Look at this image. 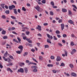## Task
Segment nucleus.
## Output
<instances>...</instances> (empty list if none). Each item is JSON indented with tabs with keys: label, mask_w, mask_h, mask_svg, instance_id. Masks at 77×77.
Masks as SVG:
<instances>
[{
	"label": "nucleus",
	"mask_w": 77,
	"mask_h": 77,
	"mask_svg": "<svg viewBox=\"0 0 77 77\" xmlns=\"http://www.w3.org/2000/svg\"><path fill=\"white\" fill-rule=\"evenodd\" d=\"M71 36L72 38H75V35H74V34L72 33L71 35Z\"/></svg>",
	"instance_id": "nucleus-47"
},
{
	"label": "nucleus",
	"mask_w": 77,
	"mask_h": 77,
	"mask_svg": "<svg viewBox=\"0 0 77 77\" xmlns=\"http://www.w3.org/2000/svg\"><path fill=\"white\" fill-rule=\"evenodd\" d=\"M17 39L18 41H19V42L20 43V42H21V39L19 38V37H17Z\"/></svg>",
	"instance_id": "nucleus-52"
},
{
	"label": "nucleus",
	"mask_w": 77,
	"mask_h": 77,
	"mask_svg": "<svg viewBox=\"0 0 77 77\" xmlns=\"http://www.w3.org/2000/svg\"><path fill=\"white\" fill-rule=\"evenodd\" d=\"M3 59H4V60H5V61H8V59L7 58H5V57L3 56Z\"/></svg>",
	"instance_id": "nucleus-25"
},
{
	"label": "nucleus",
	"mask_w": 77,
	"mask_h": 77,
	"mask_svg": "<svg viewBox=\"0 0 77 77\" xmlns=\"http://www.w3.org/2000/svg\"><path fill=\"white\" fill-rule=\"evenodd\" d=\"M57 36L59 38H60L61 37V36H60L59 34H57Z\"/></svg>",
	"instance_id": "nucleus-55"
},
{
	"label": "nucleus",
	"mask_w": 77,
	"mask_h": 77,
	"mask_svg": "<svg viewBox=\"0 0 77 77\" xmlns=\"http://www.w3.org/2000/svg\"><path fill=\"white\" fill-rule=\"evenodd\" d=\"M43 25L44 26H47V25H48V23H45L43 24Z\"/></svg>",
	"instance_id": "nucleus-60"
},
{
	"label": "nucleus",
	"mask_w": 77,
	"mask_h": 77,
	"mask_svg": "<svg viewBox=\"0 0 77 77\" xmlns=\"http://www.w3.org/2000/svg\"><path fill=\"white\" fill-rule=\"evenodd\" d=\"M26 63H29V60H27L26 61Z\"/></svg>",
	"instance_id": "nucleus-64"
},
{
	"label": "nucleus",
	"mask_w": 77,
	"mask_h": 77,
	"mask_svg": "<svg viewBox=\"0 0 77 77\" xmlns=\"http://www.w3.org/2000/svg\"><path fill=\"white\" fill-rule=\"evenodd\" d=\"M71 45L72 46H73L74 44V42H71V43H70Z\"/></svg>",
	"instance_id": "nucleus-40"
},
{
	"label": "nucleus",
	"mask_w": 77,
	"mask_h": 77,
	"mask_svg": "<svg viewBox=\"0 0 77 77\" xmlns=\"http://www.w3.org/2000/svg\"><path fill=\"white\" fill-rule=\"evenodd\" d=\"M42 3L45 4V3H46V1L45 0H42Z\"/></svg>",
	"instance_id": "nucleus-28"
},
{
	"label": "nucleus",
	"mask_w": 77,
	"mask_h": 77,
	"mask_svg": "<svg viewBox=\"0 0 77 77\" xmlns=\"http://www.w3.org/2000/svg\"><path fill=\"white\" fill-rule=\"evenodd\" d=\"M53 37H54V40H57V38H56V36H54Z\"/></svg>",
	"instance_id": "nucleus-50"
},
{
	"label": "nucleus",
	"mask_w": 77,
	"mask_h": 77,
	"mask_svg": "<svg viewBox=\"0 0 77 77\" xmlns=\"http://www.w3.org/2000/svg\"><path fill=\"white\" fill-rule=\"evenodd\" d=\"M5 7L6 9H8V7L7 5H5Z\"/></svg>",
	"instance_id": "nucleus-62"
},
{
	"label": "nucleus",
	"mask_w": 77,
	"mask_h": 77,
	"mask_svg": "<svg viewBox=\"0 0 77 77\" xmlns=\"http://www.w3.org/2000/svg\"><path fill=\"white\" fill-rule=\"evenodd\" d=\"M26 40L28 41V42H29V43H32V41L30 40L29 38H27L26 39Z\"/></svg>",
	"instance_id": "nucleus-11"
},
{
	"label": "nucleus",
	"mask_w": 77,
	"mask_h": 77,
	"mask_svg": "<svg viewBox=\"0 0 77 77\" xmlns=\"http://www.w3.org/2000/svg\"><path fill=\"white\" fill-rule=\"evenodd\" d=\"M43 59V57L41 56H39V59L40 60H42Z\"/></svg>",
	"instance_id": "nucleus-22"
},
{
	"label": "nucleus",
	"mask_w": 77,
	"mask_h": 77,
	"mask_svg": "<svg viewBox=\"0 0 77 77\" xmlns=\"http://www.w3.org/2000/svg\"><path fill=\"white\" fill-rule=\"evenodd\" d=\"M52 71L54 73H56V71L55 70H53Z\"/></svg>",
	"instance_id": "nucleus-63"
},
{
	"label": "nucleus",
	"mask_w": 77,
	"mask_h": 77,
	"mask_svg": "<svg viewBox=\"0 0 77 77\" xmlns=\"http://www.w3.org/2000/svg\"><path fill=\"white\" fill-rule=\"evenodd\" d=\"M61 30H63V29H64V27H65V25L64 24H61Z\"/></svg>",
	"instance_id": "nucleus-5"
},
{
	"label": "nucleus",
	"mask_w": 77,
	"mask_h": 77,
	"mask_svg": "<svg viewBox=\"0 0 77 77\" xmlns=\"http://www.w3.org/2000/svg\"><path fill=\"white\" fill-rule=\"evenodd\" d=\"M32 60H33L34 61H35V62L36 63H38V61H37L36 60V59H35L34 58H32Z\"/></svg>",
	"instance_id": "nucleus-43"
},
{
	"label": "nucleus",
	"mask_w": 77,
	"mask_h": 77,
	"mask_svg": "<svg viewBox=\"0 0 77 77\" xmlns=\"http://www.w3.org/2000/svg\"><path fill=\"white\" fill-rule=\"evenodd\" d=\"M16 52L17 54H21V51H17Z\"/></svg>",
	"instance_id": "nucleus-46"
},
{
	"label": "nucleus",
	"mask_w": 77,
	"mask_h": 77,
	"mask_svg": "<svg viewBox=\"0 0 77 77\" xmlns=\"http://www.w3.org/2000/svg\"><path fill=\"white\" fill-rule=\"evenodd\" d=\"M68 14L69 15H71V14H72V12H71V11L69 10L68 11Z\"/></svg>",
	"instance_id": "nucleus-32"
},
{
	"label": "nucleus",
	"mask_w": 77,
	"mask_h": 77,
	"mask_svg": "<svg viewBox=\"0 0 77 77\" xmlns=\"http://www.w3.org/2000/svg\"><path fill=\"white\" fill-rule=\"evenodd\" d=\"M10 10H12V9L15 8V6L14 5H12L11 6H10L8 7Z\"/></svg>",
	"instance_id": "nucleus-2"
},
{
	"label": "nucleus",
	"mask_w": 77,
	"mask_h": 77,
	"mask_svg": "<svg viewBox=\"0 0 77 77\" xmlns=\"http://www.w3.org/2000/svg\"><path fill=\"white\" fill-rule=\"evenodd\" d=\"M75 52H76V50L75 49H73V50L72 51L71 53L72 54H74V53H75Z\"/></svg>",
	"instance_id": "nucleus-7"
},
{
	"label": "nucleus",
	"mask_w": 77,
	"mask_h": 77,
	"mask_svg": "<svg viewBox=\"0 0 77 77\" xmlns=\"http://www.w3.org/2000/svg\"><path fill=\"white\" fill-rule=\"evenodd\" d=\"M72 7H74L75 8V9H77V7H76V6L75 5H72Z\"/></svg>",
	"instance_id": "nucleus-42"
},
{
	"label": "nucleus",
	"mask_w": 77,
	"mask_h": 77,
	"mask_svg": "<svg viewBox=\"0 0 77 77\" xmlns=\"http://www.w3.org/2000/svg\"><path fill=\"white\" fill-rule=\"evenodd\" d=\"M11 18H12V19H13L14 20H16V17L14 16H11Z\"/></svg>",
	"instance_id": "nucleus-23"
},
{
	"label": "nucleus",
	"mask_w": 77,
	"mask_h": 77,
	"mask_svg": "<svg viewBox=\"0 0 77 77\" xmlns=\"http://www.w3.org/2000/svg\"><path fill=\"white\" fill-rule=\"evenodd\" d=\"M26 35H29V33H30V32L29 31H27L26 32Z\"/></svg>",
	"instance_id": "nucleus-57"
},
{
	"label": "nucleus",
	"mask_w": 77,
	"mask_h": 77,
	"mask_svg": "<svg viewBox=\"0 0 77 77\" xmlns=\"http://www.w3.org/2000/svg\"><path fill=\"white\" fill-rule=\"evenodd\" d=\"M71 74V75L73 76V77H76V76H77V75L74 72H72Z\"/></svg>",
	"instance_id": "nucleus-10"
},
{
	"label": "nucleus",
	"mask_w": 77,
	"mask_h": 77,
	"mask_svg": "<svg viewBox=\"0 0 77 77\" xmlns=\"http://www.w3.org/2000/svg\"><path fill=\"white\" fill-rule=\"evenodd\" d=\"M50 15H54L53 12L52 11H51L50 12Z\"/></svg>",
	"instance_id": "nucleus-29"
},
{
	"label": "nucleus",
	"mask_w": 77,
	"mask_h": 77,
	"mask_svg": "<svg viewBox=\"0 0 77 77\" xmlns=\"http://www.w3.org/2000/svg\"><path fill=\"white\" fill-rule=\"evenodd\" d=\"M24 70H25L26 73H27V72H28V69L27 68L25 67L24 68Z\"/></svg>",
	"instance_id": "nucleus-16"
},
{
	"label": "nucleus",
	"mask_w": 77,
	"mask_h": 77,
	"mask_svg": "<svg viewBox=\"0 0 77 77\" xmlns=\"http://www.w3.org/2000/svg\"><path fill=\"white\" fill-rule=\"evenodd\" d=\"M36 29H38L39 31H41V26H39V25H38L37 27H36Z\"/></svg>",
	"instance_id": "nucleus-8"
},
{
	"label": "nucleus",
	"mask_w": 77,
	"mask_h": 77,
	"mask_svg": "<svg viewBox=\"0 0 77 77\" xmlns=\"http://www.w3.org/2000/svg\"><path fill=\"white\" fill-rule=\"evenodd\" d=\"M2 18H3V19H5L6 18V16L5 15H3L2 16Z\"/></svg>",
	"instance_id": "nucleus-30"
},
{
	"label": "nucleus",
	"mask_w": 77,
	"mask_h": 77,
	"mask_svg": "<svg viewBox=\"0 0 77 77\" xmlns=\"http://www.w3.org/2000/svg\"><path fill=\"white\" fill-rule=\"evenodd\" d=\"M12 33H14V34H15V35H18V34L17 33H16L15 32L12 31Z\"/></svg>",
	"instance_id": "nucleus-48"
},
{
	"label": "nucleus",
	"mask_w": 77,
	"mask_h": 77,
	"mask_svg": "<svg viewBox=\"0 0 77 77\" xmlns=\"http://www.w3.org/2000/svg\"><path fill=\"white\" fill-rule=\"evenodd\" d=\"M50 4L51 6H54V2L53 1L51 2Z\"/></svg>",
	"instance_id": "nucleus-20"
},
{
	"label": "nucleus",
	"mask_w": 77,
	"mask_h": 77,
	"mask_svg": "<svg viewBox=\"0 0 77 77\" xmlns=\"http://www.w3.org/2000/svg\"><path fill=\"white\" fill-rule=\"evenodd\" d=\"M65 55L66 56H68V53L67 52L65 51Z\"/></svg>",
	"instance_id": "nucleus-44"
},
{
	"label": "nucleus",
	"mask_w": 77,
	"mask_h": 77,
	"mask_svg": "<svg viewBox=\"0 0 77 77\" xmlns=\"http://www.w3.org/2000/svg\"><path fill=\"white\" fill-rule=\"evenodd\" d=\"M62 11L63 12H67V10H66V9H65V8H62Z\"/></svg>",
	"instance_id": "nucleus-14"
},
{
	"label": "nucleus",
	"mask_w": 77,
	"mask_h": 77,
	"mask_svg": "<svg viewBox=\"0 0 77 77\" xmlns=\"http://www.w3.org/2000/svg\"><path fill=\"white\" fill-rule=\"evenodd\" d=\"M68 22L70 24H72L74 23V22L72 20H70L68 21Z\"/></svg>",
	"instance_id": "nucleus-13"
},
{
	"label": "nucleus",
	"mask_w": 77,
	"mask_h": 77,
	"mask_svg": "<svg viewBox=\"0 0 77 77\" xmlns=\"http://www.w3.org/2000/svg\"><path fill=\"white\" fill-rule=\"evenodd\" d=\"M51 59H54V56H51Z\"/></svg>",
	"instance_id": "nucleus-54"
},
{
	"label": "nucleus",
	"mask_w": 77,
	"mask_h": 77,
	"mask_svg": "<svg viewBox=\"0 0 77 77\" xmlns=\"http://www.w3.org/2000/svg\"><path fill=\"white\" fill-rule=\"evenodd\" d=\"M5 13L7 14H9V11L7 10L5 11Z\"/></svg>",
	"instance_id": "nucleus-36"
},
{
	"label": "nucleus",
	"mask_w": 77,
	"mask_h": 77,
	"mask_svg": "<svg viewBox=\"0 0 77 77\" xmlns=\"http://www.w3.org/2000/svg\"><path fill=\"white\" fill-rule=\"evenodd\" d=\"M37 44L38 47H39L40 45H41V44L39 43H37Z\"/></svg>",
	"instance_id": "nucleus-56"
},
{
	"label": "nucleus",
	"mask_w": 77,
	"mask_h": 77,
	"mask_svg": "<svg viewBox=\"0 0 77 77\" xmlns=\"http://www.w3.org/2000/svg\"><path fill=\"white\" fill-rule=\"evenodd\" d=\"M13 11H14V12L15 14V15H17L18 13L17 11V9L15 8L14 9Z\"/></svg>",
	"instance_id": "nucleus-12"
},
{
	"label": "nucleus",
	"mask_w": 77,
	"mask_h": 77,
	"mask_svg": "<svg viewBox=\"0 0 77 77\" xmlns=\"http://www.w3.org/2000/svg\"><path fill=\"white\" fill-rule=\"evenodd\" d=\"M69 66L71 68H74V66L72 64H70Z\"/></svg>",
	"instance_id": "nucleus-21"
},
{
	"label": "nucleus",
	"mask_w": 77,
	"mask_h": 77,
	"mask_svg": "<svg viewBox=\"0 0 77 77\" xmlns=\"http://www.w3.org/2000/svg\"><path fill=\"white\" fill-rule=\"evenodd\" d=\"M33 72H38V70L36 69H34L32 70Z\"/></svg>",
	"instance_id": "nucleus-27"
},
{
	"label": "nucleus",
	"mask_w": 77,
	"mask_h": 77,
	"mask_svg": "<svg viewBox=\"0 0 77 77\" xmlns=\"http://www.w3.org/2000/svg\"><path fill=\"white\" fill-rule=\"evenodd\" d=\"M7 71H10V72H13V71L12 70V69H11L10 68L8 67L7 69Z\"/></svg>",
	"instance_id": "nucleus-6"
},
{
	"label": "nucleus",
	"mask_w": 77,
	"mask_h": 77,
	"mask_svg": "<svg viewBox=\"0 0 77 77\" xmlns=\"http://www.w3.org/2000/svg\"><path fill=\"white\" fill-rule=\"evenodd\" d=\"M26 45H28V46H30V47H32V45H31L29 43H26Z\"/></svg>",
	"instance_id": "nucleus-41"
},
{
	"label": "nucleus",
	"mask_w": 77,
	"mask_h": 77,
	"mask_svg": "<svg viewBox=\"0 0 77 77\" xmlns=\"http://www.w3.org/2000/svg\"><path fill=\"white\" fill-rule=\"evenodd\" d=\"M48 66L49 67H50V66H51V67H53V65L52 64H48Z\"/></svg>",
	"instance_id": "nucleus-35"
},
{
	"label": "nucleus",
	"mask_w": 77,
	"mask_h": 77,
	"mask_svg": "<svg viewBox=\"0 0 77 77\" xmlns=\"http://www.w3.org/2000/svg\"><path fill=\"white\" fill-rule=\"evenodd\" d=\"M6 33V32L4 30H3L2 32V34H3V35H5Z\"/></svg>",
	"instance_id": "nucleus-19"
},
{
	"label": "nucleus",
	"mask_w": 77,
	"mask_h": 77,
	"mask_svg": "<svg viewBox=\"0 0 77 77\" xmlns=\"http://www.w3.org/2000/svg\"><path fill=\"white\" fill-rule=\"evenodd\" d=\"M47 42H48V43H49L50 44H51V42L50 41L49 39H48L47 40Z\"/></svg>",
	"instance_id": "nucleus-39"
},
{
	"label": "nucleus",
	"mask_w": 77,
	"mask_h": 77,
	"mask_svg": "<svg viewBox=\"0 0 77 77\" xmlns=\"http://www.w3.org/2000/svg\"><path fill=\"white\" fill-rule=\"evenodd\" d=\"M0 68L1 69L3 68V65H2V64L1 63H0Z\"/></svg>",
	"instance_id": "nucleus-37"
},
{
	"label": "nucleus",
	"mask_w": 77,
	"mask_h": 77,
	"mask_svg": "<svg viewBox=\"0 0 77 77\" xmlns=\"http://www.w3.org/2000/svg\"><path fill=\"white\" fill-rule=\"evenodd\" d=\"M1 7H2V8H3V9H5V7H4V6H5V4H1L0 5Z\"/></svg>",
	"instance_id": "nucleus-18"
},
{
	"label": "nucleus",
	"mask_w": 77,
	"mask_h": 77,
	"mask_svg": "<svg viewBox=\"0 0 77 77\" xmlns=\"http://www.w3.org/2000/svg\"><path fill=\"white\" fill-rule=\"evenodd\" d=\"M14 64L13 63H10L8 64H7V66H12V65H13V64Z\"/></svg>",
	"instance_id": "nucleus-17"
},
{
	"label": "nucleus",
	"mask_w": 77,
	"mask_h": 77,
	"mask_svg": "<svg viewBox=\"0 0 77 77\" xmlns=\"http://www.w3.org/2000/svg\"><path fill=\"white\" fill-rule=\"evenodd\" d=\"M7 59H8V63H9L10 62H12V61L9 58V57H8Z\"/></svg>",
	"instance_id": "nucleus-15"
},
{
	"label": "nucleus",
	"mask_w": 77,
	"mask_h": 77,
	"mask_svg": "<svg viewBox=\"0 0 77 77\" xmlns=\"http://www.w3.org/2000/svg\"><path fill=\"white\" fill-rule=\"evenodd\" d=\"M34 8L38 12H39V9H42L39 6L37 5L36 7H35Z\"/></svg>",
	"instance_id": "nucleus-1"
},
{
	"label": "nucleus",
	"mask_w": 77,
	"mask_h": 77,
	"mask_svg": "<svg viewBox=\"0 0 77 77\" xmlns=\"http://www.w3.org/2000/svg\"><path fill=\"white\" fill-rule=\"evenodd\" d=\"M21 10H20V9H18L17 10V11L18 12H19V13L20 14V13H21Z\"/></svg>",
	"instance_id": "nucleus-59"
},
{
	"label": "nucleus",
	"mask_w": 77,
	"mask_h": 77,
	"mask_svg": "<svg viewBox=\"0 0 77 77\" xmlns=\"http://www.w3.org/2000/svg\"><path fill=\"white\" fill-rule=\"evenodd\" d=\"M8 51H6V52L4 54V56H5V57H7V54H8Z\"/></svg>",
	"instance_id": "nucleus-24"
},
{
	"label": "nucleus",
	"mask_w": 77,
	"mask_h": 77,
	"mask_svg": "<svg viewBox=\"0 0 77 77\" xmlns=\"http://www.w3.org/2000/svg\"><path fill=\"white\" fill-rule=\"evenodd\" d=\"M56 33H57V34H59L60 33V31L59 30H56Z\"/></svg>",
	"instance_id": "nucleus-33"
},
{
	"label": "nucleus",
	"mask_w": 77,
	"mask_h": 77,
	"mask_svg": "<svg viewBox=\"0 0 77 77\" xmlns=\"http://www.w3.org/2000/svg\"><path fill=\"white\" fill-rule=\"evenodd\" d=\"M17 72H24V70L23 69L20 68L18 70Z\"/></svg>",
	"instance_id": "nucleus-3"
},
{
	"label": "nucleus",
	"mask_w": 77,
	"mask_h": 77,
	"mask_svg": "<svg viewBox=\"0 0 77 77\" xmlns=\"http://www.w3.org/2000/svg\"><path fill=\"white\" fill-rule=\"evenodd\" d=\"M58 44L59 45V46H60V47H62V45L61 44V43H58Z\"/></svg>",
	"instance_id": "nucleus-53"
},
{
	"label": "nucleus",
	"mask_w": 77,
	"mask_h": 77,
	"mask_svg": "<svg viewBox=\"0 0 77 77\" xmlns=\"http://www.w3.org/2000/svg\"><path fill=\"white\" fill-rule=\"evenodd\" d=\"M22 10H23V11H24V12L26 11V9L25 8V7H22Z\"/></svg>",
	"instance_id": "nucleus-26"
},
{
	"label": "nucleus",
	"mask_w": 77,
	"mask_h": 77,
	"mask_svg": "<svg viewBox=\"0 0 77 77\" xmlns=\"http://www.w3.org/2000/svg\"><path fill=\"white\" fill-rule=\"evenodd\" d=\"M9 57H10V58L11 59H12L13 60H14V58H13V57L12 56L10 55L9 56Z\"/></svg>",
	"instance_id": "nucleus-34"
},
{
	"label": "nucleus",
	"mask_w": 77,
	"mask_h": 77,
	"mask_svg": "<svg viewBox=\"0 0 77 77\" xmlns=\"http://www.w3.org/2000/svg\"><path fill=\"white\" fill-rule=\"evenodd\" d=\"M62 42H63V44H65V43H66V42L65 41V40H62Z\"/></svg>",
	"instance_id": "nucleus-51"
},
{
	"label": "nucleus",
	"mask_w": 77,
	"mask_h": 77,
	"mask_svg": "<svg viewBox=\"0 0 77 77\" xmlns=\"http://www.w3.org/2000/svg\"><path fill=\"white\" fill-rule=\"evenodd\" d=\"M47 36L48 38H50V35L48 34H47Z\"/></svg>",
	"instance_id": "nucleus-61"
},
{
	"label": "nucleus",
	"mask_w": 77,
	"mask_h": 77,
	"mask_svg": "<svg viewBox=\"0 0 77 77\" xmlns=\"http://www.w3.org/2000/svg\"><path fill=\"white\" fill-rule=\"evenodd\" d=\"M63 38H65L67 36V35L65 34H64L63 35Z\"/></svg>",
	"instance_id": "nucleus-49"
},
{
	"label": "nucleus",
	"mask_w": 77,
	"mask_h": 77,
	"mask_svg": "<svg viewBox=\"0 0 77 77\" xmlns=\"http://www.w3.org/2000/svg\"><path fill=\"white\" fill-rule=\"evenodd\" d=\"M61 60V58L60 57L58 56L57 57V62H59L60 60Z\"/></svg>",
	"instance_id": "nucleus-9"
},
{
	"label": "nucleus",
	"mask_w": 77,
	"mask_h": 77,
	"mask_svg": "<svg viewBox=\"0 0 77 77\" xmlns=\"http://www.w3.org/2000/svg\"><path fill=\"white\" fill-rule=\"evenodd\" d=\"M18 48L19 49H20L21 51H23V46L22 45H20L18 47Z\"/></svg>",
	"instance_id": "nucleus-4"
},
{
	"label": "nucleus",
	"mask_w": 77,
	"mask_h": 77,
	"mask_svg": "<svg viewBox=\"0 0 77 77\" xmlns=\"http://www.w3.org/2000/svg\"><path fill=\"white\" fill-rule=\"evenodd\" d=\"M3 39H7L8 38V36H4L3 37Z\"/></svg>",
	"instance_id": "nucleus-45"
},
{
	"label": "nucleus",
	"mask_w": 77,
	"mask_h": 77,
	"mask_svg": "<svg viewBox=\"0 0 77 77\" xmlns=\"http://www.w3.org/2000/svg\"><path fill=\"white\" fill-rule=\"evenodd\" d=\"M65 66V64L63 63H62L60 65V66Z\"/></svg>",
	"instance_id": "nucleus-31"
},
{
	"label": "nucleus",
	"mask_w": 77,
	"mask_h": 77,
	"mask_svg": "<svg viewBox=\"0 0 77 77\" xmlns=\"http://www.w3.org/2000/svg\"><path fill=\"white\" fill-rule=\"evenodd\" d=\"M62 20L61 19L59 20L58 21V22L59 23H62Z\"/></svg>",
	"instance_id": "nucleus-58"
},
{
	"label": "nucleus",
	"mask_w": 77,
	"mask_h": 77,
	"mask_svg": "<svg viewBox=\"0 0 77 77\" xmlns=\"http://www.w3.org/2000/svg\"><path fill=\"white\" fill-rule=\"evenodd\" d=\"M45 48H49V45H45Z\"/></svg>",
	"instance_id": "nucleus-38"
}]
</instances>
